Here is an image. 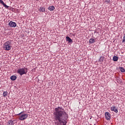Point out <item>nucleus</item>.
Masks as SVG:
<instances>
[{"label": "nucleus", "mask_w": 125, "mask_h": 125, "mask_svg": "<svg viewBox=\"0 0 125 125\" xmlns=\"http://www.w3.org/2000/svg\"><path fill=\"white\" fill-rule=\"evenodd\" d=\"M54 119L56 122H59L60 124L63 123L64 122L62 121L64 117H67V113L64 111V109L60 106H58L55 108L54 112Z\"/></svg>", "instance_id": "1"}, {"label": "nucleus", "mask_w": 125, "mask_h": 125, "mask_svg": "<svg viewBox=\"0 0 125 125\" xmlns=\"http://www.w3.org/2000/svg\"><path fill=\"white\" fill-rule=\"evenodd\" d=\"M12 47V41L9 40L5 42L3 44V48L4 50H10Z\"/></svg>", "instance_id": "2"}, {"label": "nucleus", "mask_w": 125, "mask_h": 125, "mask_svg": "<svg viewBox=\"0 0 125 125\" xmlns=\"http://www.w3.org/2000/svg\"><path fill=\"white\" fill-rule=\"evenodd\" d=\"M27 72H28V69L25 67L19 68L18 69V70H17L18 74H19L20 76H23V75H26Z\"/></svg>", "instance_id": "3"}, {"label": "nucleus", "mask_w": 125, "mask_h": 125, "mask_svg": "<svg viewBox=\"0 0 125 125\" xmlns=\"http://www.w3.org/2000/svg\"><path fill=\"white\" fill-rule=\"evenodd\" d=\"M18 115L19 116V120L20 121H24V120H26L28 118V114H23V112H21L18 114Z\"/></svg>", "instance_id": "4"}, {"label": "nucleus", "mask_w": 125, "mask_h": 125, "mask_svg": "<svg viewBox=\"0 0 125 125\" xmlns=\"http://www.w3.org/2000/svg\"><path fill=\"white\" fill-rule=\"evenodd\" d=\"M105 117L107 121H110V119H111V114L109 112H105Z\"/></svg>", "instance_id": "5"}, {"label": "nucleus", "mask_w": 125, "mask_h": 125, "mask_svg": "<svg viewBox=\"0 0 125 125\" xmlns=\"http://www.w3.org/2000/svg\"><path fill=\"white\" fill-rule=\"evenodd\" d=\"M9 26H10V27L15 28V27H16V26H17V24H16V23L15 22L11 21L9 23Z\"/></svg>", "instance_id": "6"}, {"label": "nucleus", "mask_w": 125, "mask_h": 125, "mask_svg": "<svg viewBox=\"0 0 125 125\" xmlns=\"http://www.w3.org/2000/svg\"><path fill=\"white\" fill-rule=\"evenodd\" d=\"M111 111H114L115 113H118V108H116V106H113L111 107Z\"/></svg>", "instance_id": "7"}, {"label": "nucleus", "mask_w": 125, "mask_h": 125, "mask_svg": "<svg viewBox=\"0 0 125 125\" xmlns=\"http://www.w3.org/2000/svg\"><path fill=\"white\" fill-rule=\"evenodd\" d=\"M48 9L49 10H50V11H53V10H54V9H55V7H54V6H49Z\"/></svg>", "instance_id": "8"}, {"label": "nucleus", "mask_w": 125, "mask_h": 125, "mask_svg": "<svg viewBox=\"0 0 125 125\" xmlns=\"http://www.w3.org/2000/svg\"><path fill=\"white\" fill-rule=\"evenodd\" d=\"M16 79H17V77L15 75H13L10 77V79L11 80V81H15Z\"/></svg>", "instance_id": "9"}, {"label": "nucleus", "mask_w": 125, "mask_h": 125, "mask_svg": "<svg viewBox=\"0 0 125 125\" xmlns=\"http://www.w3.org/2000/svg\"><path fill=\"white\" fill-rule=\"evenodd\" d=\"M96 40L94 39H90L89 40V43H94V42H95Z\"/></svg>", "instance_id": "10"}, {"label": "nucleus", "mask_w": 125, "mask_h": 125, "mask_svg": "<svg viewBox=\"0 0 125 125\" xmlns=\"http://www.w3.org/2000/svg\"><path fill=\"white\" fill-rule=\"evenodd\" d=\"M40 12H44L45 11V9L44 7H41L39 9Z\"/></svg>", "instance_id": "11"}, {"label": "nucleus", "mask_w": 125, "mask_h": 125, "mask_svg": "<svg viewBox=\"0 0 125 125\" xmlns=\"http://www.w3.org/2000/svg\"><path fill=\"white\" fill-rule=\"evenodd\" d=\"M8 125H14V123L13 122V121L12 120H10L7 124Z\"/></svg>", "instance_id": "12"}, {"label": "nucleus", "mask_w": 125, "mask_h": 125, "mask_svg": "<svg viewBox=\"0 0 125 125\" xmlns=\"http://www.w3.org/2000/svg\"><path fill=\"white\" fill-rule=\"evenodd\" d=\"M119 69H120V71H121V72L122 73H125V68H124V67H119Z\"/></svg>", "instance_id": "13"}, {"label": "nucleus", "mask_w": 125, "mask_h": 125, "mask_svg": "<svg viewBox=\"0 0 125 125\" xmlns=\"http://www.w3.org/2000/svg\"><path fill=\"white\" fill-rule=\"evenodd\" d=\"M104 61V57H101L99 62H100V63H102Z\"/></svg>", "instance_id": "14"}, {"label": "nucleus", "mask_w": 125, "mask_h": 125, "mask_svg": "<svg viewBox=\"0 0 125 125\" xmlns=\"http://www.w3.org/2000/svg\"><path fill=\"white\" fill-rule=\"evenodd\" d=\"M119 60V58L117 56H114L113 58V61L117 62Z\"/></svg>", "instance_id": "15"}, {"label": "nucleus", "mask_w": 125, "mask_h": 125, "mask_svg": "<svg viewBox=\"0 0 125 125\" xmlns=\"http://www.w3.org/2000/svg\"><path fill=\"white\" fill-rule=\"evenodd\" d=\"M66 38L67 41H68V42H72V39H71V38H70V37H66Z\"/></svg>", "instance_id": "16"}, {"label": "nucleus", "mask_w": 125, "mask_h": 125, "mask_svg": "<svg viewBox=\"0 0 125 125\" xmlns=\"http://www.w3.org/2000/svg\"><path fill=\"white\" fill-rule=\"evenodd\" d=\"M8 95V92H4L3 93V96H4V97L7 96Z\"/></svg>", "instance_id": "17"}, {"label": "nucleus", "mask_w": 125, "mask_h": 125, "mask_svg": "<svg viewBox=\"0 0 125 125\" xmlns=\"http://www.w3.org/2000/svg\"><path fill=\"white\" fill-rule=\"evenodd\" d=\"M3 5L4 6V7H5V8H8V6H7L5 3H4Z\"/></svg>", "instance_id": "18"}, {"label": "nucleus", "mask_w": 125, "mask_h": 125, "mask_svg": "<svg viewBox=\"0 0 125 125\" xmlns=\"http://www.w3.org/2000/svg\"><path fill=\"white\" fill-rule=\"evenodd\" d=\"M125 42V34H124V37H123V40L122 41V42Z\"/></svg>", "instance_id": "19"}, {"label": "nucleus", "mask_w": 125, "mask_h": 125, "mask_svg": "<svg viewBox=\"0 0 125 125\" xmlns=\"http://www.w3.org/2000/svg\"><path fill=\"white\" fill-rule=\"evenodd\" d=\"M105 2L109 3V2H111V0H105Z\"/></svg>", "instance_id": "20"}, {"label": "nucleus", "mask_w": 125, "mask_h": 125, "mask_svg": "<svg viewBox=\"0 0 125 125\" xmlns=\"http://www.w3.org/2000/svg\"><path fill=\"white\" fill-rule=\"evenodd\" d=\"M0 3H1V4H4V2L2 0H0Z\"/></svg>", "instance_id": "21"}, {"label": "nucleus", "mask_w": 125, "mask_h": 125, "mask_svg": "<svg viewBox=\"0 0 125 125\" xmlns=\"http://www.w3.org/2000/svg\"><path fill=\"white\" fill-rule=\"evenodd\" d=\"M0 125H1V124L0 123Z\"/></svg>", "instance_id": "22"}]
</instances>
